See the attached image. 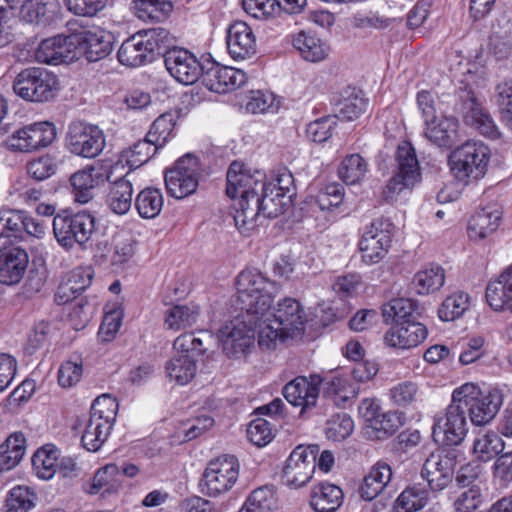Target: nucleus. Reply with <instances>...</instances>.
Listing matches in <instances>:
<instances>
[{
  "mask_svg": "<svg viewBox=\"0 0 512 512\" xmlns=\"http://www.w3.org/2000/svg\"><path fill=\"white\" fill-rule=\"evenodd\" d=\"M226 194L234 200L233 216L236 227L243 233L257 226L260 215L276 218L283 214L292 204L289 196H283L275 187L266 185L259 179L244 171V165L234 161L227 171Z\"/></svg>",
  "mask_w": 512,
  "mask_h": 512,
  "instance_id": "nucleus-1",
  "label": "nucleus"
},
{
  "mask_svg": "<svg viewBox=\"0 0 512 512\" xmlns=\"http://www.w3.org/2000/svg\"><path fill=\"white\" fill-rule=\"evenodd\" d=\"M172 41L170 32L162 27L139 31L122 43L117 57L123 65L138 67L161 56Z\"/></svg>",
  "mask_w": 512,
  "mask_h": 512,
  "instance_id": "nucleus-2",
  "label": "nucleus"
},
{
  "mask_svg": "<svg viewBox=\"0 0 512 512\" xmlns=\"http://www.w3.org/2000/svg\"><path fill=\"white\" fill-rule=\"evenodd\" d=\"M236 288V308L253 315L265 314V311L270 310L278 292L276 282L257 270H243L237 276Z\"/></svg>",
  "mask_w": 512,
  "mask_h": 512,
  "instance_id": "nucleus-3",
  "label": "nucleus"
},
{
  "mask_svg": "<svg viewBox=\"0 0 512 512\" xmlns=\"http://www.w3.org/2000/svg\"><path fill=\"white\" fill-rule=\"evenodd\" d=\"M452 395L475 426L485 425L494 419L503 403L502 393L498 389H482L474 383L463 384Z\"/></svg>",
  "mask_w": 512,
  "mask_h": 512,
  "instance_id": "nucleus-4",
  "label": "nucleus"
},
{
  "mask_svg": "<svg viewBox=\"0 0 512 512\" xmlns=\"http://www.w3.org/2000/svg\"><path fill=\"white\" fill-rule=\"evenodd\" d=\"M95 221L94 215L87 210L76 213L61 210L53 218L54 237L66 251L73 250L75 246L84 250L95 230Z\"/></svg>",
  "mask_w": 512,
  "mask_h": 512,
  "instance_id": "nucleus-5",
  "label": "nucleus"
},
{
  "mask_svg": "<svg viewBox=\"0 0 512 512\" xmlns=\"http://www.w3.org/2000/svg\"><path fill=\"white\" fill-rule=\"evenodd\" d=\"M490 161V149L480 141H467L449 156L451 171L456 179L468 183L482 178Z\"/></svg>",
  "mask_w": 512,
  "mask_h": 512,
  "instance_id": "nucleus-6",
  "label": "nucleus"
},
{
  "mask_svg": "<svg viewBox=\"0 0 512 512\" xmlns=\"http://www.w3.org/2000/svg\"><path fill=\"white\" fill-rule=\"evenodd\" d=\"M57 76L40 67L21 70L13 81V91L21 99L32 103L52 100L57 93Z\"/></svg>",
  "mask_w": 512,
  "mask_h": 512,
  "instance_id": "nucleus-7",
  "label": "nucleus"
},
{
  "mask_svg": "<svg viewBox=\"0 0 512 512\" xmlns=\"http://www.w3.org/2000/svg\"><path fill=\"white\" fill-rule=\"evenodd\" d=\"M396 170L383 189L385 201H392L404 189L421 181V170L415 148L409 141L398 144L395 152Z\"/></svg>",
  "mask_w": 512,
  "mask_h": 512,
  "instance_id": "nucleus-8",
  "label": "nucleus"
},
{
  "mask_svg": "<svg viewBox=\"0 0 512 512\" xmlns=\"http://www.w3.org/2000/svg\"><path fill=\"white\" fill-rule=\"evenodd\" d=\"M240 464L234 455H221L211 460L204 470L199 486L209 497H218L232 489L239 477Z\"/></svg>",
  "mask_w": 512,
  "mask_h": 512,
  "instance_id": "nucleus-9",
  "label": "nucleus"
},
{
  "mask_svg": "<svg viewBox=\"0 0 512 512\" xmlns=\"http://www.w3.org/2000/svg\"><path fill=\"white\" fill-rule=\"evenodd\" d=\"M201 163L193 153L180 157L174 166L165 170L167 193L175 199H183L196 192L201 177Z\"/></svg>",
  "mask_w": 512,
  "mask_h": 512,
  "instance_id": "nucleus-10",
  "label": "nucleus"
},
{
  "mask_svg": "<svg viewBox=\"0 0 512 512\" xmlns=\"http://www.w3.org/2000/svg\"><path fill=\"white\" fill-rule=\"evenodd\" d=\"M257 315L244 313L219 331L223 353L232 359L245 357L254 346Z\"/></svg>",
  "mask_w": 512,
  "mask_h": 512,
  "instance_id": "nucleus-11",
  "label": "nucleus"
},
{
  "mask_svg": "<svg viewBox=\"0 0 512 512\" xmlns=\"http://www.w3.org/2000/svg\"><path fill=\"white\" fill-rule=\"evenodd\" d=\"M456 113L460 114L468 126L491 139L500 137V132L490 113L482 106L475 92L469 86L459 88L454 105Z\"/></svg>",
  "mask_w": 512,
  "mask_h": 512,
  "instance_id": "nucleus-12",
  "label": "nucleus"
},
{
  "mask_svg": "<svg viewBox=\"0 0 512 512\" xmlns=\"http://www.w3.org/2000/svg\"><path fill=\"white\" fill-rule=\"evenodd\" d=\"M64 145L75 156L93 159L103 151L106 139L104 132L98 126L83 121H73L67 127Z\"/></svg>",
  "mask_w": 512,
  "mask_h": 512,
  "instance_id": "nucleus-13",
  "label": "nucleus"
},
{
  "mask_svg": "<svg viewBox=\"0 0 512 512\" xmlns=\"http://www.w3.org/2000/svg\"><path fill=\"white\" fill-rule=\"evenodd\" d=\"M323 381L319 374H310L309 377L297 376L284 386L282 394L290 404L301 408L300 417L320 416L317 410Z\"/></svg>",
  "mask_w": 512,
  "mask_h": 512,
  "instance_id": "nucleus-14",
  "label": "nucleus"
},
{
  "mask_svg": "<svg viewBox=\"0 0 512 512\" xmlns=\"http://www.w3.org/2000/svg\"><path fill=\"white\" fill-rule=\"evenodd\" d=\"M319 452L320 446L317 444L298 445L286 460L281 475L282 483L290 488L306 485L315 472Z\"/></svg>",
  "mask_w": 512,
  "mask_h": 512,
  "instance_id": "nucleus-15",
  "label": "nucleus"
},
{
  "mask_svg": "<svg viewBox=\"0 0 512 512\" xmlns=\"http://www.w3.org/2000/svg\"><path fill=\"white\" fill-rule=\"evenodd\" d=\"M394 225L387 218L374 219L366 226L359 242L362 260L368 265L381 261L391 247Z\"/></svg>",
  "mask_w": 512,
  "mask_h": 512,
  "instance_id": "nucleus-16",
  "label": "nucleus"
},
{
  "mask_svg": "<svg viewBox=\"0 0 512 512\" xmlns=\"http://www.w3.org/2000/svg\"><path fill=\"white\" fill-rule=\"evenodd\" d=\"M466 413L463 407L452 398L443 416L435 417L432 437L443 446H457L464 440L467 432Z\"/></svg>",
  "mask_w": 512,
  "mask_h": 512,
  "instance_id": "nucleus-17",
  "label": "nucleus"
},
{
  "mask_svg": "<svg viewBox=\"0 0 512 512\" xmlns=\"http://www.w3.org/2000/svg\"><path fill=\"white\" fill-rule=\"evenodd\" d=\"M56 127L49 121L35 122L15 130L7 139L13 151L33 152L50 146L56 139Z\"/></svg>",
  "mask_w": 512,
  "mask_h": 512,
  "instance_id": "nucleus-18",
  "label": "nucleus"
},
{
  "mask_svg": "<svg viewBox=\"0 0 512 512\" xmlns=\"http://www.w3.org/2000/svg\"><path fill=\"white\" fill-rule=\"evenodd\" d=\"M161 56L166 69L179 83L192 85L203 75L206 64H201L187 49L169 45Z\"/></svg>",
  "mask_w": 512,
  "mask_h": 512,
  "instance_id": "nucleus-19",
  "label": "nucleus"
},
{
  "mask_svg": "<svg viewBox=\"0 0 512 512\" xmlns=\"http://www.w3.org/2000/svg\"><path fill=\"white\" fill-rule=\"evenodd\" d=\"M70 39L77 59L84 56L89 62L104 59L113 48L112 35L101 29L75 32L70 34Z\"/></svg>",
  "mask_w": 512,
  "mask_h": 512,
  "instance_id": "nucleus-20",
  "label": "nucleus"
},
{
  "mask_svg": "<svg viewBox=\"0 0 512 512\" xmlns=\"http://www.w3.org/2000/svg\"><path fill=\"white\" fill-rule=\"evenodd\" d=\"M247 80L240 69L223 66L215 61H208L203 70L204 86L215 93H228L240 88Z\"/></svg>",
  "mask_w": 512,
  "mask_h": 512,
  "instance_id": "nucleus-21",
  "label": "nucleus"
},
{
  "mask_svg": "<svg viewBox=\"0 0 512 512\" xmlns=\"http://www.w3.org/2000/svg\"><path fill=\"white\" fill-rule=\"evenodd\" d=\"M28 264L29 255L24 248L8 244L0 247V283L8 286L18 284Z\"/></svg>",
  "mask_w": 512,
  "mask_h": 512,
  "instance_id": "nucleus-22",
  "label": "nucleus"
},
{
  "mask_svg": "<svg viewBox=\"0 0 512 512\" xmlns=\"http://www.w3.org/2000/svg\"><path fill=\"white\" fill-rule=\"evenodd\" d=\"M270 318L287 336L295 337L304 332L306 314L294 298L286 297L279 301L274 312L270 311Z\"/></svg>",
  "mask_w": 512,
  "mask_h": 512,
  "instance_id": "nucleus-23",
  "label": "nucleus"
},
{
  "mask_svg": "<svg viewBox=\"0 0 512 512\" xmlns=\"http://www.w3.org/2000/svg\"><path fill=\"white\" fill-rule=\"evenodd\" d=\"M70 42V35L59 34L46 38L39 43L35 58L40 63L52 65L72 62L77 59V51H74Z\"/></svg>",
  "mask_w": 512,
  "mask_h": 512,
  "instance_id": "nucleus-24",
  "label": "nucleus"
},
{
  "mask_svg": "<svg viewBox=\"0 0 512 512\" xmlns=\"http://www.w3.org/2000/svg\"><path fill=\"white\" fill-rule=\"evenodd\" d=\"M428 335V329L418 320L404 321L394 324L384 335L386 345L399 348L411 349L421 344Z\"/></svg>",
  "mask_w": 512,
  "mask_h": 512,
  "instance_id": "nucleus-25",
  "label": "nucleus"
},
{
  "mask_svg": "<svg viewBox=\"0 0 512 512\" xmlns=\"http://www.w3.org/2000/svg\"><path fill=\"white\" fill-rule=\"evenodd\" d=\"M226 43L228 52L234 60H244L256 53L255 34L244 21H235L229 25Z\"/></svg>",
  "mask_w": 512,
  "mask_h": 512,
  "instance_id": "nucleus-26",
  "label": "nucleus"
},
{
  "mask_svg": "<svg viewBox=\"0 0 512 512\" xmlns=\"http://www.w3.org/2000/svg\"><path fill=\"white\" fill-rule=\"evenodd\" d=\"M58 0H26L20 8V18L37 27H48L60 19Z\"/></svg>",
  "mask_w": 512,
  "mask_h": 512,
  "instance_id": "nucleus-27",
  "label": "nucleus"
},
{
  "mask_svg": "<svg viewBox=\"0 0 512 512\" xmlns=\"http://www.w3.org/2000/svg\"><path fill=\"white\" fill-rule=\"evenodd\" d=\"M321 384L322 396H319V410L317 414L327 415L335 407L345 408L350 402L347 395V380L341 376L324 378Z\"/></svg>",
  "mask_w": 512,
  "mask_h": 512,
  "instance_id": "nucleus-28",
  "label": "nucleus"
},
{
  "mask_svg": "<svg viewBox=\"0 0 512 512\" xmlns=\"http://www.w3.org/2000/svg\"><path fill=\"white\" fill-rule=\"evenodd\" d=\"M458 119L454 116L441 115L425 126V137L441 148H451L458 140Z\"/></svg>",
  "mask_w": 512,
  "mask_h": 512,
  "instance_id": "nucleus-29",
  "label": "nucleus"
},
{
  "mask_svg": "<svg viewBox=\"0 0 512 512\" xmlns=\"http://www.w3.org/2000/svg\"><path fill=\"white\" fill-rule=\"evenodd\" d=\"M94 272L90 267H77L66 281L60 284L56 293L58 304H65L84 292L92 283Z\"/></svg>",
  "mask_w": 512,
  "mask_h": 512,
  "instance_id": "nucleus-30",
  "label": "nucleus"
},
{
  "mask_svg": "<svg viewBox=\"0 0 512 512\" xmlns=\"http://www.w3.org/2000/svg\"><path fill=\"white\" fill-rule=\"evenodd\" d=\"M392 478V469L385 462H377L364 477L359 488L360 497L371 501L384 492Z\"/></svg>",
  "mask_w": 512,
  "mask_h": 512,
  "instance_id": "nucleus-31",
  "label": "nucleus"
},
{
  "mask_svg": "<svg viewBox=\"0 0 512 512\" xmlns=\"http://www.w3.org/2000/svg\"><path fill=\"white\" fill-rule=\"evenodd\" d=\"M292 45L308 62H320L328 56V45L312 32L300 31L293 35Z\"/></svg>",
  "mask_w": 512,
  "mask_h": 512,
  "instance_id": "nucleus-32",
  "label": "nucleus"
},
{
  "mask_svg": "<svg viewBox=\"0 0 512 512\" xmlns=\"http://www.w3.org/2000/svg\"><path fill=\"white\" fill-rule=\"evenodd\" d=\"M501 215V211L495 205L477 211L468 224L469 237L471 239H484L495 232L499 226Z\"/></svg>",
  "mask_w": 512,
  "mask_h": 512,
  "instance_id": "nucleus-33",
  "label": "nucleus"
},
{
  "mask_svg": "<svg viewBox=\"0 0 512 512\" xmlns=\"http://www.w3.org/2000/svg\"><path fill=\"white\" fill-rule=\"evenodd\" d=\"M343 502L340 487L330 483L314 486L310 495V505L316 512H335Z\"/></svg>",
  "mask_w": 512,
  "mask_h": 512,
  "instance_id": "nucleus-34",
  "label": "nucleus"
},
{
  "mask_svg": "<svg viewBox=\"0 0 512 512\" xmlns=\"http://www.w3.org/2000/svg\"><path fill=\"white\" fill-rule=\"evenodd\" d=\"M99 176L96 174L94 166L91 165L70 176L69 182L76 202L86 204L93 199Z\"/></svg>",
  "mask_w": 512,
  "mask_h": 512,
  "instance_id": "nucleus-35",
  "label": "nucleus"
},
{
  "mask_svg": "<svg viewBox=\"0 0 512 512\" xmlns=\"http://www.w3.org/2000/svg\"><path fill=\"white\" fill-rule=\"evenodd\" d=\"M132 194V183L126 175L111 183L106 196V203L113 213L124 215L131 208Z\"/></svg>",
  "mask_w": 512,
  "mask_h": 512,
  "instance_id": "nucleus-36",
  "label": "nucleus"
},
{
  "mask_svg": "<svg viewBox=\"0 0 512 512\" xmlns=\"http://www.w3.org/2000/svg\"><path fill=\"white\" fill-rule=\"evenodd\" d=\"M26 451V439L22 432H14L0 445V472L15 468Z\"/></svg>",
  "mask_w": 512,
  "mask_h": 512,
  "instance_id": "nucleus-37",
  "label": "nucleus"
},
{
  "mask_svg": "<svg viewBox=\"0 0 512 512\" xmlns=\"http://www.w3.org/2000/svg\"><path fill=\"white\" fill-rule=\"evenodd\" d=\"M418 304L406 298H395L382 305V316L386 323L399 324L404 321L417 320Z\"/></svg>",
  "mask_w": 512,
  "mask_h": 512,
  "instance_id": "nucleus-38",
  "label": "nucleus"
},
{
  "mask_svg": "<svg viewBox=\"0 0 512 512\" xmlns=\"http://www.w3.org/2000/svg\"><path fill=\"white\" fill-rule=\"evenodd\" d=\"M122 487L120 467L109 463L98 469L89 489L90 494H113Z\"/></svg>",
  "mask_w": 512,
  "mask_h": 512,
  "instance_id": "nucleus-39",
  "label": "nucleus"
},
{
  "mask_svg": "<svg viewBox=\"0 0 512 512\" xmlns=\"http://www.w3.org/2000/svg\"><path fill=\"white\" fill-rule=\"evenodd\" d=\"M445 283V270L438 264H430L413 277L416 292L420 295L434 293Z\"/></svg>",
  "mask_w": 512,
  "mask_h": 512,
  "instance_id": "nucleus-40",
  "label": "nucleus"
},
{
  "mask_svg": "<svg viewBox=\"0 0 512 512\" xmlns=\"http://www.w3.org/2000/svg\"><path fill=\"white\" fill-rule=\"evenodd\" d=\"M112 427V424L89 416L81 437L83 447L90 452L98 451L106 442Z\"/></svg>",
  "mask_w": 512,
  "mask_h": 512,
  "instance_id": "nucleus-41",
  "label": "nucleus"
},
{
  "mask_svg": "<svg viewBox=\"0 0 512 512\" xmlns=\"http://www.w3.org/2000/svg\"><path fill=\"white\" fill-rule=\"evenodd\" d=\"M134 205L141 218H155L159 215L163 207V195L161 190L153 187L144 188L137 194Z\"/></svg>",
  "mask_w": 512,
  "mask_h": 512,
  "instance_id": "nucleus-42",
  "label": "nucleus"
},
{
  "mask_svg": "<svg viewBox=\"0 0 512 512\" xmlns=\"http://www.w3.org/2000/svg\"><path fill=\"white\" fill-rule=\"evenodd\" d=\"M134 14L143 21H161L173 10V5L167 0H133Z\"/></svg>",
  "mask_w": 512,
  "mask_h": 512,
  "instance_id": "nucleus-43",
  "label": "nucleus"
},
{
  "mask_svg": "<svg viewBox=\"0 0 512 512\" xmlns=\"http://www.w3.org/2000/svg\"><path fill=\"white\" fill-rule=\"evenodd\" d=\"M166 371L170 379L180 385H185L196 375V361L188 354H179L167 362Z\"/></svg>",
  "mask_w": 512,
  "mask_h": 512,
  "instance_id": "nucleus-44",
  "label": "nucleus"
},
{
  "mask_svg": "<svg viewBox=\"0 0 512 512\" xmlns=\"http://www.w3.org/2000/svg\"><path fill=\"white\" fill-rule=\"evenodd\" d=\"M57 460L58 449L52 444H46L34 453L32 466L39 478L49 480L56 474Z\"/></svg>",
  "mask_w": 512,
  "mask_h": 512,
  "instance_id": "nucleus-45",
  "label": "nucleus"
},
{
  "mask_svg": "<svg viewBox=\"0 0 512 512\" xmlns=\"http://www.w3.org/2000/svg\"><path fill=\"white\" fill-rule=\"evenodd\" d=\"M505 447L502 438L495 432L489 431L476 438L473 443V453L481 462L496 459Z\"/></svg>",
  "mask_w": 512,
  "mask_h": 512,
  "instance_id": "nucleus-46",
  "label": "nucleus"
},
{
  "mask_svg": "<svg viewBox=\"0 0 512 512\" xmlns=\"http://www.w3.org/2000/svg\"><path fill=\"white\" fill-rule=\"evenodd\" d=\"M200 307L196 304L174 305L166 311L165 324L173 330L183 329L196 323Z\"/></svg>",
  "mask_w": 512,
  "mask_h": 512,
  "instance_id": "nucleus-47",
  "label": "nucleus"
},
{
  "mask_svg": "<svg viewBox=\"0 0 512 512\" xmlns=\"http://www.w3.org/2000/svg\"><path fill=\"white\" fill-rule=\"evenodd\" d=\"M429 490L420 483L407 486L396 499V507L403 512H415L428 503Z\"/></svg>",
  "mask_w": 512,
  "mask_h": 512,
  "instance_id": "nucleus-48",
  "label": "nucleus"
},
{
  "mask_svg": "<svg viewBox=\"0 0 512 512\" xmlns=\"http://www.w3.org/2000/svg\"><path fill=\"white\" fill-rule=\"evenodd\" d=\"M211 338L212 336L204 330H200L197 333H184L174 340L173 347L178 355L188 354L194 358L195 356L203 355L207 351L204 342L211 340Z\"/></svg>",
  "mask_w": 512,
  "mask_h": 512,
  "instance_id": "nucleus-49",
  "label": "nucleus"
},
{
  "mask_svg": "<svg viewBox=\"0 0 512 512\" xmlns=\"http://www.w3.org/2000/svg\"><path fill=\"white\" fill-rule=\"evenodd\" d=\"M257 323H255V335H258V344L261 348L271 349L275 346L277 338L288 337L280 326L274 327L273 320L270 318V310L265 311V314H257Z\"/></svg>",
  "mask_w": 512,
  "mask_h": 512,
  "instance_id": "nucleus-50",
  "label": "nucleus"
},
{
  "mask_svg": "<svg viewBox=\"0 0 512 512\" xmlns=\"http://www.w3.org/2000/svg\"><path fill=\"white\" fill-rule=\"evenodd\" d=\"M367 167L366 160L360 154L347 155L338 168V175L346 184H356L365 177Z\"/></svg>",
  "mask_w": 512,
  "mask_h": 512,
  "instance_id": "nucleus-51",
  "label": "nucleus"
},
{
  "mask_svg": "<svg viewBox=\"0 0 512 512\" xmlns=\"http://www.w3.org/2000/svg\"><path fill=\"white\" fill-rule=\"evenodd\" d=\"M367 100L362 92H352L347 97L340 99L335 105V119L352 121L358 118L366 109Z\"/></svg>",
  "mask_w": 512,
  "mask_h": 512,
  "instance_id": "nucleus-52",
  "label": "nucleus"
},
{
  "mask_svg": "<svg viewBox=\"0 0 512 512\" xmlns=\"http://www.w3.org/2000/svg\"><path fill=\"white\" fill-rule=\"evenodd\" d=\"M37 496L27 486H16L12 488L5 501L4 512H28L35 506Z\"/></svg>",
  "mask_w": 512,
  "mask_h": 512,
  "instance_id": "nucleus-53",
  "label": "nucleus"
},
{
  "mask_svg": "<svg viewBox=\"0 0 512 512\" xmlns=\"http://www.w3.org/2000/svg\"><path fill=\"white\" fill-rule=\"evenodd\" d=\"M344 199V188L339 183H331L321 189L315 197H311L310 205L321 211H332L338 208Z\"/></svg>",
  "mask_w": 512,
  "mask_h": 512,
  "instance_id": "nucleus-54",
  "label": "nucleus"
},
{
  "mask_svg": "<svg viewBox=\"0 0 512 512\" xmlns=\"http://www.w3.org/2000/svg\"><path fill=\"white\" fill-rule=\"evenodd\" d=\"M176 121L172 113H163L154 120L150 126L147 136L154 145L162 148L172 137Z\"/></svg>",
  "mask_w": 512,
  "mask_h": 512,
  "instance_id": "nucleus-55",
  "label": "nucleus"
},
{
  "mask_svg": "<svg viewBox=\"0 0 512 512\" xmlns=\"http://www.w3.org/2000/svg\"><path fill=\"white\" fill-rule=\"evenodd\" d=\"M403 413L397 411H388L380 413L377 419L369 428L374 431L378 440L386 439L392 436L403 424Z\"/></svg>",
  "mask_w": 512,
  "mask_h": 512,
  "instance_id": "nucleus-56",
  "label": "nucleus"
},
{
  "mask_svg": "<svg viewBox=\"0 0 512 512\" xmlns=\"http://www.w3.org/2000/svg\"><path fill=\"white\" fill-rule=\"evenodd\" d=\"M469 307V296L463 292H457L448 296L438 309L439 318L442 321H453L464 314Z\"/></svg>",
  "mask_w": 512,
  "mask_h": 512,
  "instance_id": "nucleus-57",
  "label": "nucleus"
},
{
  "mask_svg": "<svg viewBox=\"0 0 512 512\" xmlns=\"http://www.w3.org/2000/svg\"><path fill=\"white\" fill-rule=\"evenodd\" d=\"M460 455V452L451 446H443L430 453L427 458H434L437 470L453 480Z\"/></svg>",
  "mask_w": 512,
  "mask_h": 512,
  "instance_id": "nucleus-58",
  "label": "nucleus"
},
{
  "mask_svg": "<svg viewBox=\"0 0 512 512\" xmlns=\"http://www.w3.org/2000/svg\"><path fill=\"white\" fill-rule=\"evenodd\" d=\"M353 428V420L347 413H336L326 422L325 434L328 439L340 442L350 436Z\"/></svg>",
  "mask_w": 512,
  "mask_h": 512,
  "instance_id": "nucleus-59",
  "label": "nucleus"
},
{
  "mask_svg": "<svg viewBox=\"0 0 512 512\" xmlns=\"http://www.w3.org/2000/svg\"><path fill=\"white\" fill-rule=\"evenodd\" d=\"M118 410V402L110 395L103 394L97 397L90 409V417H97L98 420L107 424H114Z\"/></svg>",
  "mask_w": 512,
  "mask_h": 512,
  "instance_id": "nucleus-60",
  "label": "nucleus"
},
{
  "mask_svg": "<svg viewBox=\"0 0 512 512\" xmlns=\"http://www.w3.org/2000/svg\"><path fill=\"white\" fill-rule=\"evenodd\" d=\"M159 149L161 148L158 145H154V141H150L146 135L143 140H139L130 147L127 152V162L130 166L140 167L148 162Z\"/></svg>",
  "mask_w": 512,
  "mask_h": 512,
  "instance_id": "nucleus-61",
  "label": "nucleus"
},
{
  "mask_svg": "<svg viewBox=\"0 0 512 512\" xmlns=\"http://www.w3.org/2000/svg\"><path fill=\"white\" fill-rule=\"evenodd\" d=\"M273 497L270 490L260 487L253 490L238 512H271Z\"/></svg>",
  "mask_w": 512,
  "mask_h": 512,
  "instance_id": "nucleus-62",
  "label": "nucleus"
},
{
  "mask_svg": "<svg viewBox=\"0 0 512 512\" xmlns=\"http://www.w3.org/2000/svg\"><path fill=\"white\" fill-rule=\"evenodd\" d=\"M337 124V120L333 115L321 117L307 126V136L316 143L326 142L331 138L333 130Z\"/></svg>",
  "mask_w": 512,
  "mask_h": 512,
  "instance_id": "nucleus-63",
  "label": "nucleus"
},
{
  "mask_svg": "<svg viewBox=\"0 0 512 512\" xmlns=\"http://www.w3.org/2000/svg\"><path fill=\"white\" fill-rule=\"evenodd\" d=\"M492 475L501 486H508L512 482V450L498 455L492 466Z\"/></svg>",
  "mask_w": 512,
  "mask_h": 512,
  "instance_id": "nucleus-64",
  "label": "nucleus"
}]
</instances>
